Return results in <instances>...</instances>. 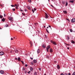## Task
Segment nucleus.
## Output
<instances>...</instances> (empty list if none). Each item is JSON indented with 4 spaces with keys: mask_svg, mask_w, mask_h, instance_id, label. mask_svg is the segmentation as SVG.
Returning a JSON list of instances; mask_svg holds the SVG:
<instances>
[{
    "mask_svg": "<svg viewBox=\"0 0 75 75\" xmlns=\"http://www.w3.org/2000/svg\"><path fill=\"white\" fill-rule=\"evenodd\" d=\"M9 20L11 22L13 21V17L10 16L9 17Z\"/></svg>",
    "mask_w": 75,
    "mask_h": 75,
    "instance_id": "1",
    "label": "nucleus"
},
{
    "mask_svg": "<svg viewBox=\"0 0 75 75\" xmlns=\"http://www.w3.org/2000/svg\"><path fill=\"white\" fill-rule=\"evenodd\" d=\"M50 42L51 43H52L54 44V45H57V43L54 41H53L52 40H50Z\"/></svg>",
    "mask_w": 75,
    "mask_h": 75,
    "instance_id": "2",
    "label": "nucleus"
},
{
    "mask_svg": "<svg viewBox=\"0 0 75 75\" xmlns=\"http://www.w3.org/2000/svg\"><path fill=\"white\" fill-rule=\"evenodd\" d=\"M20 50L19 49H16L15 50V52L16 53H18L19 52Z\"/></svg>",
    "mask_w": 75,
    "mask_h": 75,
    "instance_id": "3",
    "label": "nucleus"
},
{
    "mask_svg": "<svg viewBox=\"0 0 75 75\" xmlns=\"http://www.w3.org/2000/svg\"><path fill=\"white\" fill-rule=\"evenodd\" d=\"M71 23H74V22H75V18H73L71 20Z\"/></svg>",
    "mask_w": 75,
    "mask_h": 75,
    "instance_id": "4",
    "label": "nucleus"
},
{
    "mask_svg": "<svg viewBox=\"0 0 75 75\" xmlns=\"http://www.w3.org/2000/svg\"><path fill=\"white\" fill-rule=\"evenodd\" d=\"M45 18H48V15L46 13H45Z\"/></svg>",
    "mask_w": 75,
    "mask_h": 75,
    "instance_id": "5",
    "label": "nucleus"
},
{
    "mask_svg": "<svg viewBox=\"0 0 75 75\" xmlns=\"http://www.w3.org/2000/svg\"><path fill=\"white\" fill-rule=\"evenodd\" d=\"M42 48H45L46 47V46L45 45V44H43L42 45Z\"/></svg>",
    "mask_w": 75,
    "mask_h": 75,
    "instance_id": "6",
    "label": "nucleus"
},
{
    "mask_svg": "<svg viewBox=\"0 0 75 75\" xmlns=\"http://www.w3.org/2000/svg\"><path fill=\"white\" fill-rule=\"evenodd\" d=\"M36 8H34V11L33 10V9H32V11L33 12V13H34V11H36Z\"/></svg>",
    "mask_w": 75,
    "mask_h": 75,
    "instance_id": "7",
    "label": "nucleus"
},
{
    "mask_svg": "<svg viewBox=\"0 0 75 75\" xmlns=\"http://www.w3.org/2000/svg\"><path fill=\"white\" fill-rule=\"evenodd\" d=\"M4 54V52H0V55H3Z\"/></svg>",
    "mask_w": 75,
    "mask_h": 75,
    "instance_id": "8",
    "label": "nucleus"
},
{
    "mask_svg": "<svg viewBox=\"0 0 75 75\" xmlns=\"http://www.w3.org/2000/svg\"><path fill=\"white\" fill-rule=\"evenodd\" d=\"M0 73H1V74H3L4 73V72L2 70H1L0 71Z\"/></svg>",
    "mask_w": 75,
    "mask_h": 75,
    "instance_id": "9",
    "label": "nucleus"
},
{
    "mask_svg": "<svg viewBox=\"0 0 75 75\" xmlns=\"http://www.w3.org/2000/svg\"><path fill=\"white\" fill-rule=\"evenodd\" d=\"M50 48V45H49L46 48V49H47L48 50H49Z\"/></svg>",
    "mask_w": 75,
    "mask_h": 75,
    "instance_id": "10",
    "label": "nucleus"
},
{
    "mask_svg": "<svg viewBox=\"0 0 75 75\" xmlns=\"http://www.w3.org/2000/svg\"><path fill=\"white\" fill-rule=\"evenodd\" d=\"M40 49H38V50L37 51V53L38 54H40Z\"/></svg>",
    "mask_w": 75,
    "mask_h": 75,
    "instance_id": "11",
    "label": "nucleus"
},
{
    "mask_svg": "<svg viewBox=\"0 0 75 75\" xmlns=\"http://www.w3.org/2000/svg\"><path fill=\"white\" fill-rule=\"evenodd\" d=\"M30 35H33V36H34V33H32V32H30Z\"/></svg>",
    "mask_w": 75,
    "mask_h": 75,
    "instance_id": "12",
    "label": "nucleus"
},
{
    "mask_svg": "<svg viewBox=\"0 0 75 75\" xmlns=\"http://www.w3.org/2000/svg\"><path fill=\"white\" fill-rule=\"evenodd\" d=\"M15 6H16V7H19V4H15Z\"/></svg>",
    "mask_w": 75,
    "mask_h": 75,
    "instance_id": "13",
    "label": "nucleus"
},
{
    "mask_svg": "<svg viewBox=\"0 0 75 75\" xmlns=\"http://www.w3.org/2000/svg\"><path fill=\"white\" fill-rule=\"evenodd\" d=\"M57 69H60V67H59V65H57Z\"/></svg>",
    "mask_w": 75,
    "mask_h": 75,
    "instance_id": "14",
    "label": "nucleus"
},
{
    "mask_svg": "<svg viewBox=\"0 0 75 75\" xmlns=\"http://www.w3.org/2000/svg\"><path fill=\"white\" fill-rule=\"evenodd\" d=\"M1 21H2L3 22H4L5 21V19L3 18L1 19Z\"/></svg>",
    "mask_w": 75,
    "mask_h": 75,
    "instance_id": "15",
    "label": "nucleus"
},
{
    "mask_svg": "<svg viewBox=\"0 0 75 75\" xmlns=\"http://www.w3.org/2000/svg\"><path fill=\"white\" fill-rule=\"evenodd\" d=\"M74 1H71V0H70L69 1V3H73Z\"/></svg>",
    "mask_w": 75,
    "mask_h": 75,
    "instance_id": "16",
    "label": "nucleus"
},
{
    "mask_svg": "<svg viewBox=\"0 0 75 75\" xmlns=\"http://www.w3.org/2000/svg\"><path fill=\"white\" fill-rule=\"evenodd\" d=\"M30 71H32L33 70V67H30Z\"/></svg>",
    "mask_w": 75,
    "mask_h": 75,
    "instance_id": "17",
    "label": "nucleus"
},
{
    "mask_svg": "<svg viewBox=\"0 0 75 75\" xmlns=\"http://www.w3.org/2000/svg\"><path fill=\"white\" fill-rule=\"evenodd\" d=\"M18 60L19 61H21V58H20V57H18Z\"/></svg>",
    "mask_w": 75,
    "mask_h": 75,
    "instance_id": "18",
    "label": "nucleus"
},
{
    "mask_svg": "<svg viewBox=\"0 0 75 75\" xmlns=\"http://www.w3.org/2000/svg\"><path fill=\"white\" fill-rule=\"evenodd\" d=\"M53 51L52 49H50V52H52Z\"/></svg>",
    "mask_w": 75,
    "mask_h": 75,
    "instance_id": "19",
    "label": "nucleus"
},
{
    "mask_svg": "<svg viewBox=\"0 0 75 75\" xmlns=\"http://www.w3.org/2000/svg\"><path fill=\"white\" fill-rule=\"evenodd\" d=\"M70 39L69 38V36H67V40H69Z\"/></svg>",
    "mask_w": 75,
    "mask_h": 75,
    "instance_id": "20",
    "label": "nucleus"
},
{
    "mask_svg": "<svg viewBox=\"0 0 75 75\" xmlns=\"http://www.w3.org/2000/svg\"><path fill=\"white\" fill-rule=\"evenodd\" d=\"M64 13H65V14H67V12L66 11H63Z\"/></svg>",
    "mask_w": 75,
    "mask_h": 75,
    "instance_id": "21",
    "label": "nucleus"
},
{
    "mask_svg": "<svg viewBox=\"0 0 75 75\" xmlns=\"http://www.w3.org/2000/svg\"><path fill=\"white\" fill-rule=\"evenodd\" d=\"M37 72L35 71L34 74V75H37Z\"/></svg>",
    "mask_w": 75,
    "mask_h": 75,
    "instance_id": "22",
    "label": "nucleus"
},
{
    "mask_svg": "<svg viewBox=\"0 0 75 75\" xmlns=\"http://www.w3.org/2000/svg\"><path fill=\"white\" fill-rule=\"evenodd\" d=\"M33 61L34 62H35V63H37V60H36L34 59L33 60Z\"/></svg>",
    "mask_w": 75,
    "mask_h": 75,
    "instance_id": "23",
    "label": "nucleus"
},
{
    "mask_svg": "<svg viewBox=\"0 0 75 75\" xmlns=\"http://www.w3.org/2000/svg\"><path fill=\"white\" fill-rule=\"evenodd\" d=\"M31 28H32V30L33 29V27L31 26L30 28H29V30H31Z\"/></svg>",
    "mask_w": 75,
    "mask_h": 75,
    "instance_id": "24",
    "label": "nucleus"
},
{
    "mask_svg": "<svg viewBox=\"0 0 75 75\" xmlns=\"http://www.w3.org/2000/svg\"><path fill=\"white\" fill-rule=\"evenodd\" d=\"M68 2L67 1L66 2V5H65L66 6H68Z\"/></svg>",
    "mask_w": 75,
    "mask_h": 75,
    "instance_id": "25",
    "label": "nucleus"
},
{
    "mask_svg": "<svg viewBox=\"0 0 75 75\" xmlns=\"http://www.w3.org/2000/svg\"><path fill=\"white\" fill-rule=\"evenodd\" d=\"M27 8L28 10H30L31 9V7H30V6H28Z\"/></svg>",
    "mask_w": 75,
    "mask_h": 75,
    "instance_id": "26",
    "label": "nucleus"
},
{
    "mask_svg": "<svg viewBox=\"0 0 75 75\" xmlns=\"http://www.w3.org/2000/svg\"><path fill=\"white\" fill-rule=\"evenodd\" d=\"M30 44L31 45V46L32 47L33 46V43H32V42H30Z\"/></svg>",
    "mask_w": 75,
    "mask_h": 75,
    "instance_id": "27",
    "label": "nucleus"
},
{
    "mask_svg": "<svg viewBox=\"0 0 75 75\" xmlns=\"http://www.w3.org/2000/svg\"><path fill=\"white\" fill-rule=\"evenodd\" d=\"M71 42L73 44H74V43H75V42H74V41L73 40H72L71 41Z\"/></svg>",
    "mask_w": 75,
    "mask_h": 75,
    "instance_id": "28",
    "label": "nucleus"
},
{
    "mask_svg": "<svg viewBox=\"0 0 75 75\" xmlns=\"http://www.w3.org/2000/svg\"><path fill=\"white\" fill-rule=\"evenodd\" d=\"M28 1L29 3H31V0H28Z\"/></svg>",
    "mask_w": 75,
    "mask_h": 75,
    "instance_id": "29",
    "label": "nucleus"
},
{
    "mask_svg": "<svg viewBox=\"0 0 75 75\" xmlns=\"http://www.w3.org/2000/svg\"><path fill=\"white\" fill-rule=\"evenodd\" d=\"M70 32H73V30H72V29H70Z\"/></svg>",
    "mask_w": 75,
    "mask_h": 75,
    "instance_id": "30",
    "label": "nucleus"
},
{
    "mask_svg": "<svg viewBox=\"0 0 75 75\" xmlns=\"http://www.w3.org/2000/svg\"><path fill=\"white\" fill-rule=\"evenodd\" d=\"M3 16L1 15H0V18H3Z\"/></svg>",
    "mask_w": 75,
    "mask_h": 75,
    "instance_id": "31",
    "label": "nucleus"
},
{
    "mask_svg": "<svg viewBox=\"0 0 75 75\" xmlns=\"http://www.w3.org/2000/svg\"><path fill=\"white\" fill-rule=\"evenodd\" d=\"M8 25H5L4 26L5 27H8Z\"/></svg>",
    "mask_w": 75,
    "mask_h": 75,
    "instance_id": "32",
    "label": "nucleus"
},
{
    "mask_svg": "<svg viewBox=\"0 0 75 75\" xmlns=\"http://www.w3.org/2000/svg\"><path fill=\"white\" fill-rule=\"evenodd\" d=\"M46 30L47 32L48 33H49V31H48V30H47V29H46Z\"/></svg>",
    "mask_w": 75,
    "mask_h": 75,
    "instance_id": "33",
    "label": "nucleus"
},
{
    "mask_svg": "<svg viewBox=\"0 0 75 75\" xmlns=\"http://www.w3.org/2000/svg\"><path fill=\"white\" fill-rule=\"evenodd\" d=\"M22 15H23V16H25L26 15L25 13H22Z\"/></svg>",
    "mask_w": 75,
    "mask_h": 75,
    "instance_id": "34",
    "label": "nucleus"
},
{
    "mask_svg": "<svg viewBox=\"0 0 75 75\" xmlns=\"http://www.w3.org/2000/svg\"><path fill=\"white\" fill-rule=\"evenodd\" d=\"M72 75H75V72H74L73 74H72Z\"/></svg>",
    "mask_w": 75,
    "mask_h": 75,
    "instance_id": "35",
    "label": "nucleus"
},
{
    "mask_svg": "<svg viewBox=\"0 0 75 75\" xmlns=\"http://www.w3.org/2000/svg\"><path fill=\"white\" fill-rule=\"evenodd\" d=\"M21 62L23 64H24V62H23V61H21Z\"/></svg>",
    "mask_w": 75,
    "mask_h": 75,
    "instance_id": "36",
    "label": "nucleus"
},
{
    "mask_svg": "<svg viewBox=\"0 0 75 75\" xmlns=\"http://www.w3.org/2000/svg\"><path fill=\"white\" fill-rule=\"evenodd\" d=\"M30 72H31V71H29L28 72V74H30Z\"/></svg>",
    "mask_w": 75,
    "mask_h": 75,
    "instance_id": "37",
    "label": "nucleus"
},
{
    "mask_svg": "<svg viewBox=\"0 0 75 75\" xmlns=\"http://www.w3.org/2000/svg\"><path fill=\"white\" fill-rule=\"evenodd\" d=\"M25 11H27V9H25Z\"/></svg>",
    "mask_w": 75,
    "mask_h": 75,
    "instance_id": "38",
    "label": "nucleus"
},
{
    "mask_svg": "<svg viewBox=\"0 0 75 75\" xmlns=\"http://www.w3.org/2000/svg\"><path fill=\"white\" fill-rule=\"evenodd\" d=\"M16 10V9H15V8H13V11H15Z\"/></svg>",
    "mask_w": 75,
    "mask_h": 75,
    "instance_id": "39",
    "label": "nucleus"
},
{
    "mask_svg": "<svg viewBox=\"0 0 75 75\" xmlns=\"http://www.w3.org/2000/svg\"><path fill=\"white\" fill-rule=\"evenodd\" d=\"M67 20H68V21L69 22V21H69V19H67Z\"/></svg>",
    "mask_w": 75,
    "mask_h": 75,
    "instance_id": "40",
    "label": "nucleus"
},
{
    "mask_svg": "<svg viewBox=\"0 0 75 75\" xmlns=\"http://www.w3.org/2000/svg\"><path fill=\"white\" fill-rule=\"evenodd\" d=\"M66 45H67V46H69V44H66Z\"/></svg>",
    "mask_w": 75,
    "mask_h": 75,
    "instance_id": "41",
    "label": "nucleus"
},
{
    "mask_svg": "<svg viewBox=\"0 0 75 75\" xmlns=\"http://www.w3.org/2000/svg\"><path fill=\"white\" fill-rule=\"evenodd\" d=\"M39 71H41V68H39Z\"/></svg>",
    "mask_w": 75,
    "mask_h": 75,
    "instance_id": "42",
    "label": "nucleus"
},
{
    "mask_svg": "<svg viewBox=\"0 0 75 75\" xmlns=\"http://www.w3.org/2000/svg\"><path fill=\"white\" fill-rule=\"evenodd\" d=\"M0 6H1L2 7H3V5L1 4H0Z\"/></svg>",
    "mask_w": 75,
    "mask_h": 75,
    "instance_id": "43",
    "label": "nucleus"
},
{
    "mask_svg": "<svg viewBox=\"0 0 75 75\" xmlns=\"http://www.w3.org/2000/svg\"><path fill=\"white\" fill-rule=\"evenodd\" d=\"M23 69L24 71H25V68H24V67H23Z\"/></svg>",
    "mask_w": 75,
    "mask_h": 75,
    "instance_id": "44",
    "label": "nucleus"
},
{
    "mask_svg": "<svg viewBox=\"0 0 75 75\" xmlns=\"http://www.w3.org/2000/svg\"><path fill=\"white\" fill-rule=\"evenodd\" d=\"M6 15L5 14H4V17H6Z\"/></svg>",
    "mask_w": 75,
    "mask_h": 75,
    "instance_id": "45",
    "label": "nucleus"
},
{
    "mask_svg": "<svg viewBox=\"0 0 75 75\" xmlns=\"http://www.w3.org/2000/svg\"><path fill=\"white\" fill-rule=\"evenodd\" d=\"M30 59H31L32 60H33V58L30 57Z\"/></svg>",
    "mask_w": 75,
    "mask_h": 75,
    "instance_id": "46",
    "label": "nucleus"
},
{
    "mask_svg": "<svg viewBox=\"0 0 75 75\" xmlns=\"http://www.w3.org/2000/svg\"><path fill=\"white\" fill-rule=\"evenodd\" d=\"M11 7H14V6L13 5H11Z\"/></svg>",
    "mask_w": 75,
    "mask_h": 75,
    "instance_id": "47",
    "label": "nucleus"
},
{
    "mask_svg": "<svg viewBox=\"0 0 75 75\" xmlns=\"http://www.w3.org/2000/svg\"><path fill=\"white\" fill-rule=\"evenodd\" d=\"M68 75H71V73H69L68 74Z\"/></svg>",
    "mask_w": 75,
    "mask_h": 75,
    "instance_id": "48",
    "label": "nucleus"
},
{
    "mask_svg": "<svg viewBox=\"0 0 75 75\" xmlns=\"http://www.w3.org/2000/svg\"><path fill=\"white\" fill-rule=\"evenodd\" d=\"M25 67H27V64H25Z\"/></svg>",
    "mask_w": 75,
    "mask_h": 75,
    "instance_id": "49",
    "label": "nucleus"
},
{
    "mask_svg": "<svg viewBox=\"0 0 75 75\" xmlns=\"http://www.w3.org/2000/svg\"><path fill=\"white\" fill-rule=\"evenodd\" d=\"M50 6H51L52 7H54V6H53V5H51Z\"/></svg>",
    "mask_w": 75,
    "mask_h": 75,
    "instance_id": "50",
    "label": "nucleus"
},
{
    "mask_svg": "<svg viewBox=\"0 0 75 75\" xmlns=\"http://www.w3.org/2000/svg\"><path fill=\"white\" fill-rule=\"evenodd\" d=\"M64 75H68V74H67V73H65L64 74Z\"/></svg>",
    "mask_w": 75,
    "mask_h": 75,
    "instance_id": "51",
    "label": "nucleus"
},
{
    "mask_svg": "<svg viewBox=\"0 0 75 75\" xmlns=\"http://www.w3.org/2000/svg\"><path fill=\"white\" fill-rule=\"evenodd\" d=\"M47 49V52H48V49Z\"/></svg>",
    "mask_w": 75,
    "mask_h": 75,
    "instance_id": "52",
    "label": "nucleus"
},
{
    "mask_svg": "<svg viewBox=\"0 0 75 75\" xmlns=\"http://www.w3.org/2000/svg\"><path fill=\"white\" fill-rule=\"evenodd\" d=\"M13 40V39L12 38H11V40Z\"/></svg>",
    "mask_w": 75,
    "mask_h": 75,
    "instance_id": "53",
    "label": "nucleus"
},
{
    "mask_svg": "<svg viewBox=\"0 0 75 75\" xmlns=\"http://www.w3.org/2000/svg\"><path fill=\"white\" fill-rule=\"evenodd\" d=\"M20 11H23V10H21V9L20 10Z\"/></svg>",
    "mask_w": 75,
    "mask_h": 75,
    "instance_id": "54",
    "label": "nucleus"
},
{
    "mask_svg": "<svg viewBox=\"0 0 75 75\" xmlns=\"http://www.w3.org/2000/svg\"><path fill=\"white\" fill-rule=\"evenodd\" d=\"M67 49L68 50H69V47H67Z\"/></svg>",
    "mask_w": 75,
    "mask_h": 75,
    "instance_id": "55",
    "label": "nucleus"
},
{
    "mask_svg": "<svg viewBox=\"0 0 75 75\" xmlns=\"http://www.w3.org/2000/svg\"><path fill=\"white\" fill-rule=\"evenodd\" d=\"M61 75H64V74H63V73H62Z\"/></svg>",
    "mask_w": 75,
    "mask_h": 75,
    "instance_id": "56",
    "label": "nucleus"
},
{
    "mask_svg": "<svg viewBox=\"0 0 75 75\" xmlns=\"http://www.w3.org/2000/svg\"><path fill=\"white\" fill-rule=\"evenodd\" d=\"M15 59L16 60H17V59H18L17 58H15Z\"/></svg>",
    "mask_w": 75,
    "mask_h": 75,
    "instance_id": "57",
    "label": "nucleus"
},
{
    "mask_svg": "<svg viewBox=\"0 0 75 75\" xmlns=\"http://www.w3.org/2000/svg\"><path fill=\"white\" fill-rule=\"evenodd\" d=\"M16 9H18V7H16Z\"/></svg>",
    "mask_w": 75,
    "mask_h": 75,
    "instance_id": "58",
    "label": "nucleus"
},
{
    "mask_svg": "<svg viewBox=\"0 0 75 75\" xmlns=\"http://www.w3.org/2000/svg\"><path fill=\"white\" fill-rule=\"evenodd\" d=\"M48 27H51V26H50V25H49V26H48Z\"/></svg>",
    "mask_w": 75,
    "mask_h": 75,
    "instance_id": "59",
    "label": "nucleus"
},
{
    "mask_svg": "<svg viewBox=\"0 0 75 75\" xmlns=\"http://www.w3.org/2000/svg\"><path fill=\"white\" fill-rule=\"evenodd\" d=\"M26 71H25V74H26Z\"/></svg>",
    "mask_w": 75,
    "mask_h": 75,
    "instance_id": "60",
    "label": "nucleus"
},
{
    "mask_svg": "<svg viewBox=\"0 0 75 75\" xmlns=\"http://www.w3.org/2000/svg\"><path fill=\"white\" fill-rule=\"evenodd\" d=\"M12 52H12V51H10V52H11V53H12Z\"/></svg>",
    "mask_w": 75,
    "mask_h": 75,
    "instance_id": "61",
    "label": "nucleus"
},
{
    "mask_svg": "<svg viewBox=\"0 0 75 75\" xmlns=\"http://www.w3.org/2000/svg\"><path fill=\"white\" fill-rule=\"evenodd\" d=\"M52 1H54V0H52Z\"/></svg>",
    "mask_w": 75,
    "mask_h": 75,
    "instance_id": "62",
    "label": "nucleus"
},
{
    "mask_svg": "<svg viewBox=\"0 0 75 75\" xmlns=\"http://www.w3.org/2000/svg\"><path fill=\"white\" fill-rule=\"evenodd\" d=\"M44 75H46V74H45Z\"/></svg>",
    "mask_w": 75,
    "mask_h": 75,
    "instance_id": "63",
    "label": "nucleus"
},
{
    "mask_svg": "<svg viewBox=\"0 0 75 75\" xmlns=\"http://www.w3.org/2000/svg\"><path fill=\"white\" fill-rule=\"evenodd\" d=\"M48 27H47V28H48Z\"/></svg>",
    "mask_w": 75,
    "mask_h": 75,
    "instance_id": "64",
    "label": "nucleus"
}]
</instances>
